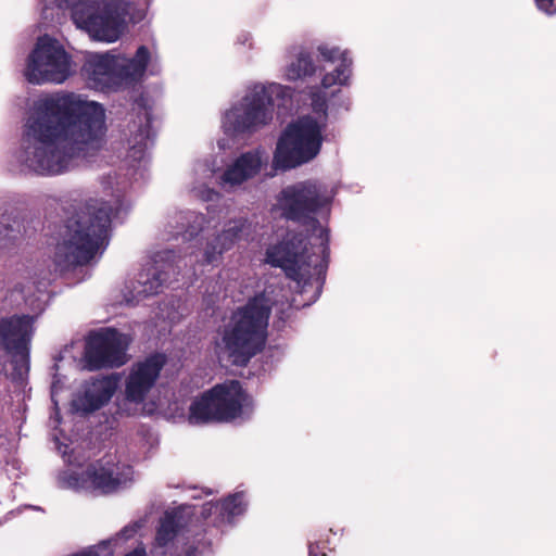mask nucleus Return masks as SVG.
<instances>
[{
	"mask_svg": "<svg viewBox=\"0 0 556 556\" xmlns=\"http://www.w3.org/2000/svg\"><path fill=\"white\" fill-rule=\"evenodd\" d=\"M105 132L99 103L74 92L54 93L36 103L16 160L37 175H61L100 150Z\"/></svg>",
	"mask_w": 556,
	"mask_h": 556,
	"instance_id": "f257e3e1",
	"label": "nucleus"
},
{
	"mask_svg": "<svg viewBox=\"0 0 556 556\" xmlns=\"http://www.w3.org/2000/svg\"><path fill=\"white\" fill-rule=\"evenodd\" d=\"M331 194L327 187L316 180H304L285 187L278 198V206L287 219L308 225L319 241L316 252L309 253L306 237L288 235L287 239L266 251V263L280 267L286 276L299 286L305 287L315 274L320 275L327 267L329 256V231L320 226L314 215L328 206Z\"/></svg>",
	"mask_w": 556,
	"mask_h": 556,
	"instance_id": "f03ea898",
	"label": "nucleus"
},
{
	"mask_svg": "<svg viewBox=\"0 0 556 556\" xmlns=\"http://www.w3.org/2000/svg\"><path fill=\"white\" fill-rule=\"evenodd\" d=\"M114 208L106 202L89 199L70 217L56 244L53 263L61 274L87 265L109 243Z\"/></svg>",
	"mask_w": 556,
	"mask_h": 556,
	"instance_id": "7ed1b4c3",
	"label": "nucleus"
},
{
	"mask_svg": "<svg viewBox=\"0 0 556 556\" xmlns=\"http://www.w3.org/2000/svg\"><path fill=\"white\" fill-rule=\"evenodd\" d=\"M274 290L265 289L238 307L222 332L223 350L236 366H247L252 357L263 351L267 341L268 319L273 306L281 311L288 296H273Z\"/></svg>",
	"mask_w": 556,
	"mask_h": 556,
	"instance_id": "20e7f679",
	"label": "nucleus"
},
{
	"mask_svg": "<svg viewBox=\"0 0 556 556\" xmlns=\"http://www.w3.org/2000/svg\"><path fill=\"white\" fill-rule=\"evenodd\" d=\"M311 99L314 115H304L288 125L277 142L273 159L276 170L305 164L320 152L328 121L326 93L313 91Z\"/></svg>",
	"mask_w": 556,
	"mask_h": 556,
	"instance_id": "39448f33",
	"label": "nucleus"
},
{
	"mask_svg": "<svg viewBox=\"0 0 556 556\" xmlns=\"http://www.w3.org/2000/svg\"><path fill=\"white\" fill-rule=\"evenodd\" d=\"M59 9L71 10L77 28L98 41L114 42L126 26L127 4L124 0H54Z\"/></svg>",
	"mask_w": 556,
	"mask_h": 556,
	"instance_id": "423d86ee",
	"label": "nucleus"
},
{
	"mask_svg": "<svg viewBox=\"0 0 556 556\" xmlns=\"http://www.w3.org/2000/svg\"><path fill=\"white\" fill-rule=\"evenodd\" d=\"M253 409L252 397L244 392L237 380L217 384L195 399L189 407L191 425L230 422L248 418Z\"/></svg>",
	"mask_w": 556,
	"mask_h": 556,
	"instance_id": "0eeeda50",
	"label": "nucleus"
},
{
	"mask_svg": "<svg viewBox=\"0 0 556 556\" xmlns=\"http://www.w3.org/2000/svg\"><path fill=\"white\" fill-rule=\"evenodd\" d=\"M280 89L279 85H254L243 97L241 103L229 110L223 119L226 134L253 131L266 125L273 118L271 94Z\"/></svg>",
	"mask_w": 556,
	"mask_h": 556,
	"instance_id": "6e6552de",
	"label": "nucleus"
},
{
	"mask_svg": "<svg viewBox=\"0 0 556 556\" xmlns=\"http://www.w3.org/2000/svg\"><path fill=\"white\" fill-rule=\"evenodd\" d=\"M72 74V59L63 46L47 35L38 38L25 68V78L34 85L62 84Z\"/></svg>",
	"mask_w": 556,
	"mask_h": 556,
	"instance_id": "1a4fd4ad",
	"label": "nucleus"
},
{
	"mask_svg": "<svg viewBox=\"0 0 556 556\" xmlns=\"http://www.w3.org/2000/svg\"><path fill=\"white\" fill-rule=\"evenodd\" d=\"M132 478L130 466L99 460L85 470L64 472L60 477L62 488L91 494H109L126 485Z\"/></svg>",
	"mask_w": 556,
	"mask_h": 556,
	"instance_id": "9d476101",
	"label": "nucleus"
},
{
	"mask_svg": "<svg viewBox=\"0 0 556 556\" xmlns=\"http://www.w3.org/2000/svg\"><path fill=\"white\" fill-rule=\"evenodd\" d=\"M35 318L14 315L0 319V348L11 357L18 378L29 369V346L34 334Z\"/></svg>",
	"mask_w": 556,
	"mask_h": 556,
	"instance_id": "9b49d317",
	"label": "nucleus"
},
{
	"mask_svg": "<svg viewBox=\"0 0 556 556\" xmlns=\"http://www.w3.org/2000/svg\"><path fill=\"white\" fill-rule=\"evenodd\" d=\"M124 336L114 329L94 333L89 337L84 367L89 370L121 367L127 362Z\"/></svg>",
	"mask_w": 556,
	"mask_h": 556,
	"instance_id": "f8f14e48",
	"label": "nucleus"
},
{
	"mask_svg": "<svg viewBox=\"0 0 556 556\" xmlns=\"http://www.w3.org/2000/svg\"><path fill=\"white\" fill-rule=\"evenodd\" d=\"M176 255L172 250L157 252L151 264H148L139 274L136 283L132 285L127 302H139L141 299L157 294L169 275L175 274L177 265Z\"/></svg>",
	"mask_w": 556,
	"mask_h": 556,
	"instance_id": "ddd939ff",
	"label": "nucleus"
},
{
	"mask_svg": "<svg viewBox=\"0 0 556 556\" xmlns=\"http://www.w3.org/2000/svg\"><path fill=\"white\" fill-rule=\"evenodd\" d=\"M165 364L166 356L159 353L134 364L125 382L126 400L136 404L142 403L155 386Z\"/></svg>",
	"mask_w": 556,
	"mask_h": 556,
	"instance_id": "4468645a",
	"label": "nucleus"
},
{
	"mask_svg": "<svg viewBox=\"0 0 556 556\" xmlns=\"http://www.w3.org/2000/svg\"><path fill=\"white\" fill-rule=\"evenodd\" d=\"M268 161V154L261 148L243 152L227 165L219 184L225 188L239 187L255 178Z\"/></svg>",
	"mask_w": 556,
	"mask_h": 556,
	"instance_id": "2eb2a0df",
	"label": "nucleus"
},
{
	"mask_svg": "<svg viewBox=\"0 0 556 556\" xmlns=\"http://www.w3.org/2000/svg\"><path fill=\"white\" fill-rule=\"evenodd\" d=\"M136 119L128 124L130 137L128 138L127 157L134 162H140L146 157L147 151L151 146L154 131L151 127L152 116L150 110L140 100L136 103Z\"/></svg>",
	"mask_w": 556,
	"mask_h": 556,
	"instance_id": "dca6fc26",
	"label": "nucleus"
},
{
	"mask_svg": "<svg viewBox=\"0 0 556 556\" xmlns=\"http://www.w3.org/2000/svg\"><path fill=\"white\" fill-rule=\"evenodd\" d=\"M117 387L114 377H102L86 382L84 393L75 401L77 410L92 413L105 405Z\"/></svg>",
	"mask_w": 556,
	"mask_h": 556,
	"instance_id": "f3484780",
	"label": "nucleus"
},
{
	"mask_svg": "<svg viewBox=\"0 0 556 556\" xmlns=\"http://www.w3.org/2000/svg\"><path fill=\"white\" fill-rule=\"evenodd\" d=\"M117 67V59L109 53H88L81 67V74L96 89L108 88Z\"/></svg>",
	"mask_w": 556,
	"mask_h": 556,
	"instance_id": "a211bd4d",
	"label": "nucleus"
},
{
	"mask_svg": "<svg viewBox=\"0 0 556 556\" xmlns=\"http://www.w3.org/2000/svg\"><path fill=\"white\" fill-rule=\"evenodd\" d=\"M247 229V219L239 218L226 224L223 231L211 242H207L202 262L211 264L216 261L225 251L230 250L240 240Z\"/></svg>",
	"mask_w": 556,
	"mask_h": 556,
	"instance_id": "6ab92c4d",
	"label": "nucleus"
},
{
	"mask_svg": "<svg viewBox=\"0 0 556 556\" xmlns=\"http://www.w3.org/2000/svg\"><path fill=\"white\" fill-rule=\"evenodd\" d=\"M318 51L324 61L334 62L337 60L340 61V64L336 67L332 73L326 74L321 79L323 89H329L336 85L343 86L346 85L350 76H351V66L352 59L349 56L348 51H341L337 47H328L327 45H321L318 47Z\"/></svg>",
	"mask_w": 556,
	"mask_h": 556,
	"instance_id": "aec40b11",
	"label": "nucleus"
},
{
	"mask_svg": "<svg viewBox=\"0 0 556 556\" xmlns=\"http://www.w3.org/2000/svg\"><path fill=\"white\" fill-rule=\"evenodd\" d=\"M182 525V517L176 513H166L160 521L152 547L154 556H167V549L177 536Z\"/></svg>",
	"mask_w": 556,
	"mask_h": 556,
	"instance_id": "412c9836",
	"label": "nucleus"
},
{
	"mask_svg": "<svg viewBox=\"0 0 556 556\" xmlns=\"http://www.w3.org/2000/svg\"><path fill=\"white\" fill-rule=\"evenodd\" d=\"M204 222L203 214L190 211L179 212L168 222V226L172 228L168 233L172 238L177 239L181 236L184 241H190L202 230Z\"/></svg>",
	"mask_w": 556,
	"mask_h": 556,
	"instance_id": "4be33fe9",
	"label": "nucleus"
},
{
	"mask_svg": "<svg viewBox=\"0 0 556 556\" xmlns=\"http://www.w3.org/2000/svg\"><path fill=\"white\" fill-rule=\"evenodd\" d=\"M149 61L150 52L148 48L140 46L134 58L125 60L122 64L117 63L119 75L126 79L139 80L143 76Z\"/></svg>",
	"mask_w": 556,
	"mask_h": 556,
	"instance_id": "5701e85b",
	"label": "nucleus"
},
{
	"mask_svg": "<svg viewBox=\"0 0 556 556\" xmlns=\"http://www.w3.org/2000/svg\"><path fill=\"white\" fill-rule=\"evenodd\" d=\"M215 506V508L220 510L223 517H226L228 521L236 516L243 514L245 510V503L243 493H235L227 498H225L222 503H207L203 507V515L210 514L211 508Z\"/></svg>",
	"mask_w": 556,
	"mask_h": 556,
	"instance_id": "b1692460",
	"label": "nucleus"
},
{
	"mask_svg": "<svg viewBox=\"0 0 556 556\" xmlns=\"http://www.w3.org/2000/svg\"><path fill=\"white\" fill-rule=\"evenodd\" d=\"M316 67L311 55L301 50L296 53V58L286 68V78L290 81H294L306 76H311L315 73Z\"/></svg>",
	"mask_w": 556,
	"mask_h": 556,
	"instance_id": "393cba45",
	"label": "nucleus"
},
{
	"mask_svg": "<svg viewBox=\"0 0 556 556\" xmlns=\"http://www.w3.org/2000/svg\"><path fill=\"white\" fill-rule=\"evenodd\" d=\"M11 217L5 214L0 220V250L11 249L22 237V224L16 218L10 224Z\"/></svg>",
	"mask_w": 556,
	"mask_h": 556,
	"instance_id": "a878e982",
	"label": "nucleus"
},
{
	"mask_svg": "<svg viewBox=\"0 0 556 556\" xmlns=\"http://www.w3.org/2000/svg\"><path fill=\"white\" fill-rule=\"evenodd\" d=\"M194 172L197 175H200L201 178L204 180H211L214 176V169L211 167V165L207 162H200L195 165Z\"/></svg>",
	"mask_w": 556,
	"mask_h": 556,
	"instance_id": "bb28decb",
	"label": "nucleus"
},
{
	"mask_svg": "<svg viewBox=\"0 0 556 556\" xmlns=\"http://www.w3.org/2000/svg\"><path fill=\"white\" fill-rule=\"evenodd\" d=\"M535 4L539 10L548 15L556 13V0H535Z\"/></svg>",
	"mask_w": 556,
	"mask_h": 556,
	"instance_id": "cd10ccee",
	"label": "nucleus"
},
{
	"mask_svg": "<svg viewBox=\"0 0 556 556\" xmlns=\"http://www.w3.org/2000/svg\"><path fill=\"white\" fill-rule=\"evenodd\" d=\"M193 191L195 192V194L198 197H201L205 201H211L215 197L218 195L217 192H215L213 189H210V188H205V189L201 190L198 187H193Z\"/></svg>",
	"mask_w": 556,
	"mask_h": 556,
	"instance_id": "c85d7f7f",
	"label": "nucleus"
},
{
	"mask_svg": "<svg viewBox=\"0 0 556 556\" xmlns=\"http://www.w3.org/2000/svg\"><path fill=\"white\" fill-rule=\"evenodd\" d=\"M319 554V546L317 544H309L308 546V555L317 556Z\"/></svg>",
	"mask_w": 556,
	"mask_h": 556,
	"instance_id": "c756f323",
	"label": "nucleus"
},
{
	"mask_svg": "<svg viewBox=\"0 0 556 556\" xmlns=\"http://www.w3.org/2000/svg\"><path fill=\"white\" fill-rule=\"evenodd\" d=\"M134 533H135V529L124 528V529L121 531L119 535H122V536H123V538H125V539H128V538H130Z\"/></svg>",
	"mask_w": 556,
	"mask_h": 556,
	"instance_id": "7c9ffc66",
	"label": "nucleus"
},
{
	"mask_svg": "<svg viewBox=\"0 0 556 556\" xmlns=\"http://www.w3.org/2000/svg\"><path fill=\"white\" fill-rule=\"evenodd\" d=\"M48 9H49V8H48L47 5L43 8V13H45V14H47Z\"/></svg>",
	"mask_w": 556,
	"mask_h": 556,
	"instance_id": "2f4dec72",
	"label": "nucleus"
}]
</instances>
